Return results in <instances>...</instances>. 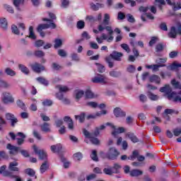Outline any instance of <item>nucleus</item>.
<instances>
[{
    "label": "nucleus",
    "instance_id": "1",
    "mask_svg": "<svg viewBox=\"0 0 181 181\" xmlns=\"http://www.w3.org/2000/svg\"><path fill=\"white\" fill-rule=\"evenodd\" d=\"M168 5L170 6H173V10L174 11H179V9H181V4L180 3H172V1L170 0H165ZM156 4H158V6L159 9L162 10V5H166V2L165 0H155Z\"/></svg>",
    "mask_w": 181,
    "mask_h": 181
},
{
    "label": "nucleus",
    "instance_id": "2",
    "mask_svg": "<svg viewBox=\"0 0 181 181\" xmlns=\"http://www.w3.org/2000/svg\"><path fill=\"white\" fill-rule=\"evenodd\" d=\"M44 22H49V23L46 24H40L37 28V32H41L45 29H56L57 25L54 23H53V20H50L48 18H42Z\"/></svg>",
    "mask_w": 181,
    "mask_h": 181
},
{
    "label": "nucleus",
    "instance_id": "3",
    "mask_svg": "<svg viewBox=\"0 0 181 181\" xmlns=\"http://www.w3.org/2000/svg\"><path fill=\"white\" fill-rule=\"evenodd\" d=\"M177 35H181V23H177V28L175 26L171 27L168 33L169 37L175 39Z\"/></svg>",
    "mask_w": 181,
    "mask_h": 181
},
{
    "label": "nucleus",
    "instance_id": "4",
    "mask_svg": "<svg viewBox=\"0 0 181 181\" xmlns=\"http://www.w3.org/2000/svg\"><path fill=\"white\" fill-rule=\"evenodd\" d=\"M33 151L36 155H38L40 160H47V153L43 149H39L37 146H33Z\"/></svg>",
    "mask_w": 181,
    "mask_h": 181
},
{
    "label": "nucleus",
    "instance_id": "5",
    "mask_svg": "<svg viewBox=\"0 0 181 181\" xmlns=\"http://www.w3.org/2000/svg\"><path fill=\"white\" fill-rule=\"evenodd\" d=\"M118 156H119V152L115 147H111L109 148L107 154L108 159H110L111 160H115Z\"/></svg>",
    "mask_w": 181,
    "mask_h": 181
},
{
    "label": "nucleus",
    "instance_id": "6",
    "mask_svg": "<svg viewBox=\"0 0 181 181\" xmlns=\"http://www.w3.org/2000/svg\"><path fill=\"white\" fill-rule=\"evenodd\" d=\"M160 93H165L168 95V100H172V97L175 95V92H172V88L170 85H165L163 87L160 88Z\"/></svg>",
    "mask_w": 181,
    "mask_h": 181
},
{
    "label": "nucleus",
    "instance_id": "7",
    "mask_svg": "<svg viewBox=\"0 0 181 181\" xmlns=\"http://www.w3.org/2000/svg\"><path fill=\"white\" fill-rule=\"evenodd\" d=\"M2 101L4 104H12V103H15V99L10 93L4 92L2 93Z\"/></svg>",
    "mask_w": 181,
    "mask_h": 181
},
{
    "label": "nucleus",
    "instance_id": "8",
    "mask_svg": "<svg viewBox=\"0 0 181 181\" xmlns=\"http://www.w3.org/2000/svg\"><path fill=\"white\" fill-rule=\"evenodd\" d=\"M91 81L95 83L107 84V77L105 75L98 74L91 79Z\"/></svg>",
    "mask_w": 181,
    "mask_h": 181
},
{
    "label": "nucleus",
    "instance_id": "9",
    "mask_svg": "<svg viewBox=\"0 0 181 181\" xmlns=\"http://www.w3.org/2000/svg\"><path fill=\"white\" fill-rule=\"evenodd\" d=\"M110 24H105L104 21L102 24H100L98 26V29L99 32H103V30H107L109 35H112L114 33V30H112V28L111 26H108Z\"/></svg>",
    "mask_w": 181,
    "mask_h": 181
},
{
    "label": "nucleus",
    "instance_id": "10",
    "mask_svg": "<svg viewBox=\"0 0 181 181\" xmlns=\"http://www.w3.org/2000/svg\"><path fill=\"white\" fill-rule=\"evenodd\" d=\"M6 148L8 149L10 155H18V152L21 151V147L12 146L11 144H8Z\"/></svg>",
    "mask_w": 181,
    "mask_h": 181
},
{
    "label": "nucleus",
    "instance_id": "11",
    "mask_svg": "<svg viewBox=\"0 0 181 181\" xmlns=\"http://www.w3.org/2000/svg\"><path fill=\"white\" fill-rule=\"evenodd\" d=\"M124 56L122 52H118L117 51H113L112 54H110V57L113 59V60H116V62H121L122 57Z\"/></svg>",
    "mask_w": 181,
    "mask_h": 181
},
{
    "label": "nucleus",
    "instance_id": "12",
    "mask_svg": "<svg viewBox=\"0 0 181 181\" xmlns=\"http://www.w3.org/2000/svg\"><path fill=\"white\" fill-rule=\"evenodd\" d=\"M31 69L35 73H40L45 71V66L39 63H35L31 65Z\"/></svg>",
    "mask_w": 181,
    "mask_h": 181
},
{
    "label": "nucleus",
    "instance_id": "13",
    "mask_svg": "<svg viewBox=\"0 0 181 181\" xmlns=\"http://www.w3.org/2000/svg\"><path fill=\"white\" fill-rule=\"evenodd\" d=\"M19 163L16 161L11 162L8 165V172H19Z\"/></svg>",
    "mask_w": 181,
    "mask_h": 181
},
{
    "label": "nucleus",
    "instance_id": "14",
    "mask_svg": "<svg viewBox=\"0 0 181 181\" xmlns=\"http://www.w3.org/2000/svg\"><path fill=\"white\" fill-rule=\"evenodd\" d=\"M64 122H66V124H68L69 129H70L71 131H73V129H74V123L73 122V119H71L70 117L65 116L64 117Z\"/></svg>",
    "mask_w": 181,
    "mask_h": 181
},
{
    "label": "nucleus",
    "instance_id": "15",
    "mask_svg": "<svg viewBox=\"0 0 181 181\" xmlns=\"http://www.w3.org/2000/svg\"><path fill=\"white\" fill-rule=\"evenodd\" d=\"M113 112L117 118H119V117H125V115H127V113L119 107L115 108Z\"/></svg>",
    "mask_w": 181,
    "mask_h": 181
},
{
    "label": "nucleus",
    "instance_id": "16",
    "mask_svg": "<svg viewBox=\"0 0 181 181\" xmlns=\"http://www.w3.org/2000/svg\"><path fill=\"white\" fill-rule=\"evenodd\" d=\"M144 175V172L141 170L134 169L130 171V176L132 177H138V176H141Z\"/></svg>",
    "mask_w": 181,
    "mask_h": 181
},
{
    "label": "nucleus",
    "instance_id": "17",
    "mask_svg": "<svg viewBox=\"0 0 181 181\" xmlns=\"http://www.w3.org/2000/svg\"><path fill=\"white\" fill-rule=\"evenodd\" d=\"M17 136L21 137V138L16 139L18 145L21 146L23 144V142H25V138H26V136L22 132H18L17 133Z\"/></svg>",
    "mask_w": 181,
    "mask_h": 181
},
{
    "label": "nucleus",
    "instance_id": "18",
    "mask_svg": "<svg viewBox=\"0 0 181 181\" xmlns=\"http://www.w3.org/2000/svg\"><path fill=\"white\" fill-rule=\"evenodd\" d=\"M40 128L42 132H52V130L50 129V124L47 122H45L44 124H41Z\"/></svg>",
    "mask_w": 181,
    "mask_h": 181
},
{
    "label": "nucleus",
    "instance_id": "19",
    "mask_svg": "<svg viewBox=\"0 0 181 181\" xmlns=\"http://www.w3.org/2000/svg\"><path fill=\"white\" fill-rule=\"evenodd\" d=\"M0 27L3 30H8V21L6 18H0Z\"/></svg>",
    "mask_w": 181,
    "mask_h": 181
},
{
    "label": "nucleus",
    "instance_id": "20",
    "mask_svg": "<svg viewBox=\"0 0 181 181\" xmlns=\"http://www.w3.org/2000/svg\"><path fill=\"white\" fill-rule=\"evenodd\" d=\"M62 149H63V146L60 144L51 146V151L52 152H54V153L60 152Z\"/></svg>",
    "mask_w": 181,
    "mask_h": 181
},
{
    "label": "nucleus",
    "instance_id": "21",
    "mask_svg": "<svg viewBox=\"0 0 181 181\" xmlns=\"http://www.w3.org/2000/svg\"><path fill=\"white\" fill-rule=\"evenodd\" d=\"M127 136L133 142L134 144H136L137 142H139V139H138V137L135 136L134 133H127L126 134Z\"/></svg>",
    "mask_w": 181,
    "mask_h": 181
},
{
    "label": "nucleus",
    "instance_id": "22",
    "mask_svg": "<svg viewBox=\"0 0 181 181\" xmlns=\"http://www.w3.org/2000/svg\"><path fill=\"white\" fill-rule=\"evenodd\" d=\"M90 8L92 9V11H98V9H100V8H104V4H99V3H90Z\"/></svg>",
    "mask_w": 181,
    "mask_h": 181
},
{
    "label": "nucleus",
    "instance_id": "23",
    "mask_svg": "<svg viewBox=\"0 0 181 181\" xmlns=\"http://www.w3.org/2000/svg\"><path fill=\"white\" fill-rule=\"evenodd\" d=\"M149 81L151 83H156V84H160V77L158 75H153L150 76Z\"/></svg>",
    "mask_w": 181,
    "mask_h": 181
},
{
    "label": "nucleus",
    "instance_id": "24",
    "mask_svg": "<svg viewBox=\"0 0 181 181\" xmlns=\"http://www.w3.org/2000/svg\"><path fill=\"white\" fill-rule=\"evenodd\" d=\"M172 98H173L174 103H181V90L178 93L174 92Z\"/></svg>",
    "mask_w": 181,
    "mask_h": 181
},
{
    "label": "nucleus",
    "instance_id": "25",
    "mask_svg": "<svg viewBox=\"0 0 181 181\" xmlns=\"http://www.w3.org/2000/svg\"><path fill=\"white\" fill-rule=\"evenodd\" d=\"M47 169H49V163H47V160H45L40 168V173H45Z\"/></svg>",
    "mask_w": 181,
    "mask_h": 181
},
{
    "label": "nucleus",
    "instance_id": "26",
    "mask_svg": "<svg viewBox=\"0 0 181 181\" xmlns=\"http://www.w3.org/2000/svg\"><path fill=\"white\" fill-rule=\"evenodd\" d=\"M25 0H13V4L18 11H21V5H23Z\"/></svg>",
    "mask_w": 181,
    "mask_h": 181
},
{
    "label": "nucleus",
    "instance_id": "27",
    "mask_svg": "<svg viewBox=\"0 0 181 181\" xmlns=\"http://www.w3.org/2000/svg\"><path fill=\"white\" fill-rule=\"evenodd\" d=\"M179 67H181V64H179L176 62H174L171 65L168 66L167 69L168 70H176V69H179Z\"/></svg>",
    "mask_w": 181,
    "mask_h": 181
},
{
    "label": "nucleus",
    "instance_id": "28",
    "mask_svg": "<svg viewBox=\"0 0 181 181\" xmlns=\"http://www.w3.org/2000/svg\"><path fill=\"white\" fill-rule=\"evenodd\" d=\"M124 132H125V129L124 127H119L112 132V135H113V136H117L118 134H124Z\"/></svg>",
    "mask_w": 181,
    "mask_h": 181
},
{
    "label": "nucleus",
    "instance_id": "29",
    "mask_svg": "<svg viewBox=\"0 0 181 181\" xmlns=\"http://www.w3.org/2000/svg\"><path fill=\"white\" fill-rule=\"evenodd\" d=\"M18 68L21 70V71H22V73H23L24 74H29V69H28V67H26L25 65L19 64Z\"/></svg>",
    "mask_w": 181,
    "mask_h": 181
},
{
    "label": "nucleus",
    "instance_id": "30",
    "mask_svg": "<svg viewBox=\"0 0 181 181\" xmlns=\"http://www.w3.org/2000/svg\"><path fill=\"white\" fill-rule=\"evenodd\" d=\"M29 35H27L25 37H29L30 39H32L33 40H36V35H35V33L33 32V27L30 26L29 28Z\"/></svg>",
    "mask_w": 181,
    "mask_h": 181
},
{
    "label": "nucleus",
    "instance_id": "31",
    "mask_svg": "<svg viewBox=\"0 0 181 181\" xmlns=\"http://www.w3.org/2000/svg\"><path fill=\"white\" fill-rule=\"evenodd\" d=\"M147 96L151 100V101H158V100H159V96L152 93L151 91L147 93Z\"/></svg>",
    "mask_w": 181,
    "mask_h": 181
},
{
    "label": "nucleus",
    "instance_id": "32",
    "mask_svg": "<svg viewBox=\"0 0 181 181\" xmlns=\"http://www.w3.org/2000/svg\"><path fill=\"white\" fill-rule=\"evenodd\" d=\"M5 73L7 76H10L11 77L16 76V72L11 68H6Z\"/></svg>",
    "mask_w": 181,
    "mask_h": 181
},
{
    "label": "nucleus",
    "instance_id": "33",
    "mask_svg": "<svg viewBox=\"0 0 181 181\" xmlns=\"http://www.w3.org/2000/svg\"><path fill=\"white\" fill-rule=\"evenodd\" d=\"M139 156V152L138 151L135 150L132 152V154L128 157L129 160H135L136 158Z\"/></svg>",
    "mask_w": 181,
    "mask_h": 181
},
{
    "label": "nucleus",
    "instance_id": "34",
    "mask_svg": "<svg viewBox=\"0 0 181 181\" xmlns=\"http://www.w3.org/2000/svg\"><path fill=\"white\" fill-rule=\"evenodd\" d=\"M36 80L38 81V83L42 84V86H49V81L43 77H37Z\"/></svg>",
    "mask_w": 181,
    "mask_h": 181
},
{
    "label": "nucleus",
    "instance_id": "35",
    "mask_svg": "<svg viewBox=\"0 0 181 181\" xmlns=\"http://www.w3.org/2000/svg\"><path fill=\"white\" fill-rule=\"evenodd\" d=\"M75 119L79 121V122L83 123L84 122V119H86V113L82 112L79 115H75Z\"/></svg>",
    "mask_w": 181,
    "mask_h": 181
},
{
    "label": "nucleus",
    "instance_id": "36",
    "mask_svg": "<svg viewBox=\"0 0 181 181\" xmlns=\"http://www.w3.org/2000/svg\"><path fill=\"white\" fill-rule=\"evenodd\" d=\"M121 165L118 163H115L113 167H112V170H113V173L118 174L119 173V169H121Z\"/></svg>",
    "mask_w": 181,
    "mask_h": 181
},
{
    "label": "nucleus",
    "instance_id": "37",
    "mask_svg": "<svg viewBox=\"0 0 181 181\" xmlns=\"http://www.w3.org/2000/svg\"><path fill=\"white\" fill-rule=\"evenodd\" d=\"M0 87L1 88H9V87H11V84L6 81L0 79Z\"/></svg>",
    "mask_w": 181,
    "mask_h": 181
},
{
    "label": "nucleus",
    "instance_id": "38",
    "mask_svg": "<svg viewBox=\"0 0 181 181\" xmlns=\"http://www.w3.org/2000/svg\"><path fill=\"white\" fill-rule=\"evenodd\" d=\"M57 88H58L59 93H67L70 90L67 86H62L61 85L57 86Z\"/></svg>",
    "mask_w": 181,
    "mask_h": 181
},
{
    "label": "nucleus",
    "instance_id": "39",
    "mask_svg": "<svg viewBox=\"0 0 181 181\" xmlns=\"http://www.w3.org/2000/svg\"><path fill=\"white\" fill-rule=\"evenodd\" d=\"M171 84L174 87V88H177L178 90H181V84L179 81H175V79H173L171 81Z\"/></svg>",
    "mask_w": 181,
    "mask_h": 181
},
{
    "label": "nucleus",
    "instance_id": "40",
    "mask_svg": "<svg viewBox=\"0 0 181 181\" xmlns=\"http://www.w3.org/2000/svg\"><path fill=\"white\" fill-rule=\"evenodd\" d=\"M42 104L44 107H52V105H53V100L50 99H45L42 101Z\"/></svg>",
    "mask_w": 181,
    "mask_h": 181
},
{
    "label": "nucleus",
    "instance_id": "41",
    "mask_svg": "<svg viewBox=\"0 0 181 181\" xmlns=\"http://www.w3.org/2000/svg\"><path fill=\"white\" fill-rule=\"evenodd\" d=\"M25 173H26V175H28V176H30L31 177H33V176L36 175V172H35L34 170L32 168L25 169Z\"/></svg>",
    "mask_w": 181,
    "mask_h": 181
},
{
    "label": "nucleus",
    "instance_id": "42",
    "mask_svg": "<svg viewBox=\"0 0 181 181\" xmlns=\"http://www.w3.org/2000/svg\"><path fill=\"white\" fill-rule=\"evenodd\" d=\"M54 49H59V47H62V45H63V41H62V40L60 39H56L54 40Z\"/></svg>",
    "mask_w": 181,
    "mask_h": 181
},
{
    "label": "nucleus",
    "instance_id": "43",
    "mask_svg": "<svg viewBox=\"0 0 181 181\" xmlns=\"http://www.w3.org/2000/svg\"><path fill=\"white\" fill-rule=\"evenodd\" d=\"M110 77H115V78H117V77H120L121 76V71H112L109 73Z\"/></svg>",
    "mask_w": 181,
    "mask_h": 181
},
{
    "label": "nucleus",
    "instance_id": "44",
    "mask_svg": "<svg viewBox=\"0 0 181 181\" xmlns=\"http://www.w3.org/2000/svg\"><path fill=\"white\" fill-rule=\"evenodd\" d=\"M103 173L105 175H109L111 176L114 173V170H112V167H109L103 169Z\"/></svg>",
    "mask_w": 181,
    "mask_h": 181
},
{
    "label": "nucleus",
    "instance_id": "45",
    "mask_svg": "<svg viewBox=\"0 0 181 181\" xmlns=\"http://www.w3.org/2000/svg\"><path fill=\"white\" fill-rule=\"evenodd\" d=\"M85 95L86 98H94L95 97L94 93L90 89H88L85 92Z\"/></svg>",
    "mask_w": 181,
    "mask_h": 181
},
{
    "label": "nucleus",
    "instance_id": "46",
    "mask_svg": "<svg viewBox=\"0 0 181 181\" xmlns=\"http://www.w3.org/2000/svg\"><path fill=\"white\" fill-rule=\"evenodd\" d=\"M98 66V71L99 73H104L105 71V66L101 64L96 63L95 64Z\"/></svg>",
    "mask_w": 181,
    "mask_h": 181
},
{
    "label": "nucleus",
    "instance_id": "47",
    "mask_svg": "<svg viewBox=\"0 0 181 181\" xmlns=\"http://www.w3.org/2000/svg\"><path fill=\"white\" fill-rule=\"evenodd\" d=\"M90 158L92 160H94L95 162L98 161V157L97 156V151L95 150H93L92 151V153L90 154Z\"/></svg>",
    "mask_w": 181,
    "mask_h": 181
},
{
    "label": "nucleus",
    "instance_id": "48",
    "mask_svg": "<svg viewBox=\"0 0 181 181\" xmlns=\"http://www.w3.org/2000/svg\"><path fill=\"white\" fill-rule=\"evenodd\" d=\"M4 9H6V11H7V12H9V13H14L15 11H13V8L8 4H4Z\"/></svg>",
    "mask_w": 181,
    "mask_h": 181
},
{
    "label": "nucleus",
    "instance_id": "49",
    "mask_svg": "<svg viewBox=\"0 0 181 181\" xmlns=\"http://www.w3.org/2000/svg\"><path fill=\"white\" fill-rule=\"evenodd\" d=\"M105 60H106V62H107V64H108V66H109L110 69H112V67H114V62H112V59H111V57H107L105 58Z\"/></svg>",
    "mask_w": 181,
    "mask_h": 181
},
{
    "label": "nucleus",
    "instance_id": "50",
    "mask_svg": "<svg viewBox=\"0 0 181 181\" xmlns=\"http://www.w3.org/2000/svg\"><path fill=\"white\" fill-rule=\"evenodd\" d=\"M34 56H35V57H43L45 52L42 50H36L34 52Z\"/></svg>",
    "mask_w": 181,
    "mask_h": 181
},
{
    "label": "nucleus",
    "instance_id": "51",
    "mask_svg": "<svg viewBox=\"0 0 181 181\" xmlns=\"http://www.w3.org/2000/svg\"><path fill=\"white\" fill-rule=\"evenodd\" d=\"M83 134L86 136V138H88L89 139H90V138H93V133H90L86 129H83Z\"/></svg>",
    "mask_w": 181,
    "mask_h": 181
},
{
    "label": "nucleus",
    "instance_id": "52",
    "mask_svg": "<svg viewBox=\"0 0 181 181\" xmlns=\"http://www.w3.org/2000/svg\"><path fill=\"white\" fill-rule=\"evenodd\" d=\"M84 26H86V23L83 21H79L76 23V28L78 29H84Z\"/></svg>",
    "mask_w": 181,
    "mask_h": 181
},
{
    "label": "nucleus",
    "instance_id": "53",
    "mask_svg": "<svg viewBox=\"0 0 181 181\" xmlns=\"http://www.w3.org/2000/svg\"><path fill=\"white\" fill-rule=\"evenodd\" d=\"M75 160H81L83 159V154L80 152L74 154Z\"/></svg>",
    "mask_w": 181,
    "mask_h": 181
},
{
    "label": "nucleus",
    "instance_id": "54",
    "mask_svg": "<svg viewBox=\"0 0 181 181\" xmlns=\"http://www.w3.org/2000/svg\"><path fill=\"white\" fill-rule=\"evenodd\" d=\"M178 54V51H172L169 53V57L170 59H175V57H177Z\"/></svg>",
    "mask_w": 181,
    "mask_h": 181
},
{
    "label": "nucleus",
    "instance_id": "55",
    "mask_svg": "<svg viewBox=\"0 0 181 181\" xmlns=\"http://www.w3.org/2000/svg\"><path fill=\"white\" fill-rule=\"evenodd\" d=\"M4 125H6V121L0 116V132L4 131Z\"/></svg>",
    "mask_w": 181,
    "mask_h": 181
},
{
    "label": "nucleus",
    "instance_id": "56",
    "mask_svg": "<svg viewBox=\"0 0 181 181\" xmlns=\"http://www.w3.org/2000/svg\"><path fill=\"white\" fill-rule=\"evenodd\" d=\"M43 45H45V42L42 40H38L35 42V47H42Z\"/></svg>",
    "mask_w": 181,
    "mask_h": 181
},
{
    "label": "nucleus",
    "instance_id": "57",
    "mask_svg": "<svg viewBox=\"0 0 181 181\" xmlns=\"http://www.w3.org/2000/svg\"><path fill=\"white\" fill-rule=\"evenodd\" d=\"M83 95H84V91H83V90L76 91V100H80V98H81V97H83Z\"/></svg>",
    "mask_w": 181,
    "mask_h": 181
},
{
    "label": "nucleus",
    "instance_id": "58",
    "mask_svg": "<svg viewBox=\"0 0 181 181\" xmlns=\"http://www.w3.org/2000/svg\"><path fill=\"white\" fill-rule=\"evenodd\" d=\"M16 104L18 107H19V108H21V110H25V103H23V101L18 100L16 101Z\"/></svg>",
    "mask_w": 181,
    "mask_h": 181
},
{
    "label": "nucleus",
    "instance_id": "59",
    "mask_svg": "<svg viewBox=\"0 0 181 181\" xmlns=\"http://www.w3.org/2000/svg\"><path fill=\"white\" fill-rule=\"evenodd\" d=\"M103 22L105 25H110V14H105Z\"/></svg>",
    "mask_w": 181,
    "mask_h": 181
},
{
    "label": "nucleus",
    "instance_id": "60",
    "mask_svg": "<svg viewBox=\"0 0 181 181\" xmlns=\"http://www.w3.org/2000/svg\"><path fill=\"white\" fill-rule=\"evenodd\" d=\"M96 177H97V175L92 173L86 176V180L87 181L94 180V179H95Z\"/></svg>",
    "mask_w": 181,
    "mask_h": 181
},
{
    "label": "nucleus",
    "instance_id": "61",
    "mask_svg": "<svg viewBox=\"0 0 181 181\" xmlns=\"http://www.w3.org/2000/svg\"><path fill=\"white\" fill-rule=\"evenodd\" d=\"M5 117L7 121H11V119H13V118L15 117V115L10 112H7L6 113Z\"/></svg>",
    "mask_w": 181,
    "mask_h": 181
},
{
    "label": "nucleus",
    "instance_id": "62",
    "mask_svg": "<svg viewBox=\"0 0 181 181\" xmlns=\"http://www.w3.org/2000/svg\"><path fill=\"white\" fill-rule=\"evenodd\" d=\"M11 30L14 35H19V29L18 28V26L13 25L11 26Z\"/></svg>",
    "mask_w": 181,
    "mask_h": 181
},
{
    "label": "nucleus",
    "instance_id": "63",
    "mask_svg": "<svg viewBox=\"0 0 181 181\" xmlns=\"http://www.w3.org/2000/svg\"><path fill=\"white\" fill-rule=\"evenodd\" d=\"M175 136H179L181 134V128H175L173 131Z\"/></svg>",
    "mask_w": 181,
    "mask_h": 181
},
{
    "label": "nucleus",
    "instance_id": "64",
    "mask_svg": "<svg viewBox=\"0 0 181 181\" xmlns=\"http://www.w3.org/2000/svg\"><path fill=\"white\" fill-rule=\"evenodd\" d=\"M162 50H163V44L162 43H158L156 46V52H162Z\"/></svg>",
    "mask_w": 181,
    "mask_h": 181
}]
</instances>
